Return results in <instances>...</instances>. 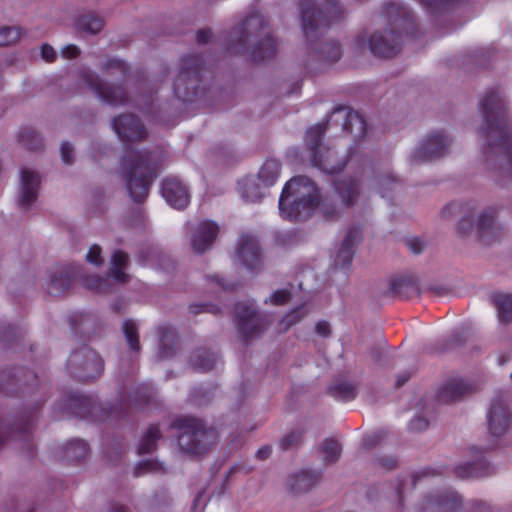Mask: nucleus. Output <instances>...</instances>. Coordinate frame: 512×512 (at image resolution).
Listing matches in <instances>:
<instances>
[{"label":"nucleus","instance_id":"obj_41","mask_svg":"<svg viewBox=\"0 0 512 512\" xmlns=\"http://www.w3.org/2000/svg\"><path fill=\"white\" fill-rule=\"evenodd\" d=\"M60 151H61L62 161L65 164H72L73 163V153H74L72 144L67 141L63 142L61 144Z\"/></svg>","mask_w":512,"mask_h":512},{"label":"nucleus","instance_id":"obj_43","mask_svg":"<svg viewBox=\"0 0 512 512\" xmlns=\"http://www.w3.org/2000/svg\"><path fill=\"white\" fill-rule=\"evenodd\" d=\"M406 244L408 248L412 251V253L416 255L420 254L424 248V242L418 237L409 238L406 241Z\"/></svg>","mask_w":512,"mask_h":512},{"label":"nucleus","instance_id":"obj_7","mask_svg":"<svg viewBox=\"0 0 512 512\" xmlns=\"http://www.w3.org/2000/svg\"><path fill=\"white\" fill-rule=\"evenodd\" d=\"M327 123H317L307 130L305 143L310 152V161L313 167L327 174H335L342 171L348 161H353L358 147L357 141L350 148L347 158L340 159L337 152L330 147H322V138L327 129Z\"/></svg>","mask_w":512,"mask_h":512},{"label":"nucleus","instance_id":"obj_38","mask_svg":"<svg viewBox=\"0 0 512 512\" xmlns=\"http://www.w3.org/2000/svg\"><path fill=\"white\" fill-rule=\"evenodd\" d=\"M21 36V31L17 27L2 26V46L16 43Z\"/></svg>","mask_w":512,"mask_h":512},{"label":"nucleus","instance_id":"obj_35","mask_svg":"<svg viewBox=\"0 0 512 512\" xmlns=\"http://www.w3.org/2000/svg\"><path fill=\"white\" fill-rule=\"evenodd\" d=\"M292 293L289 289H278L275 290L267 299L265 304H271L273 306H283L290 302Z\"/></svg>","mask_w":512,"mask_h":512},{"label":"nucleus","instance_id":"obj_45","mask_svg":"<svg viewBox=\"0 0 512 512\" xmlns=\"http://www.w3.org/2000/svg\"><path fill=\"white\" fill-rule=\"evenodd\" d=\"M458 499L456 496H452L451 499H447L445 502L441 503V509L445 512H455L458 507Z\"/></svg>","mask_w":512,"mask_h":512},{"label":"nucleus","instance_id":"obj_11","mask_svg":"<svg viewBox=\"0 0 512 512\" xmlns=\"http://www.w3.org/2000/svg\"><path fill=\"white\" fill-rule=\"evenodd\" d=\"M450 140L441 132L430 134L411 155L413 163L427 162L443 157L448 150Z\"/></svg>","mask_w":512,"mask_h":512},{"label":"nucleus","instance_id":"obj_58","mask_svg":"<svg viewBox=\"0 0 512 512\" xmlns=\"http://www.w3.org/2000/svg\"><path fill=\"white\" fill-rule=\"evenodd\" d=\"M147 469H148V470L153 469V468H152V464H148V468H147Z\"/></svg>","mask_w":512,"mask_h":512},{"label":"nucleus","instance_id":"obj_6","mask_svg":"<svg viewBox=\"0 0 512 512\" xmlns=\"http://www.w3.org/2000/svg\"><path fill=\"white\" fill-rule=\"evenodd\" d=\"M300 7L303 33L311 44L344 15L337 0H301Z\"/></svg>","mask_w":512,"mask_h":512},{"label":"nucleus","instance_id":"obj_18","mask_svg":"<svg viewBox=\"0 0 512 512\" xmlns=\"http://www.w3.org/2000/svg\"><path fill=\"white\" fill-rule=\"evenodd\" d=\"M419 293L417 278L413 275H404L390 279L385 295L391 298L409 299Z\"/></svg>","mask_w":512,"mask_h":512},{"label":"nucleus","instance_id":"obj_37","mask_svg":"<svg viewBox=\"0 0 512 512\" xmlns=\"http://www.w3.org/2000/svg\"><path fill=\"white\" fill-rule=\"evenodd\" d=\"M430 11H440L454 7L459 3V0H419Z\"/></svg>","mask_w":512,"mask_h":512},{"label":"nucleus","instance_id":"obj_49","mask_svg":"<svg viewBox=\"0 0 512 512\" xmlns=\"http://www.w3.org/2000/svg\"><path fill=\"white\" fill-rule=\"evenodd\" d=\"M239 330L244 333L245 337H249L250 335L247 334L248 330H254L256 327L260 324V322H240Z\"/></svg>","mask_w":512,"mask_h":512},{"label":"nucleus","instance_id":"obj_42","mask_svg":"<svg viewBox=\"0 0 512 512\" xmlns=\"http://www.w3.org/2000/svg\"><path fill=\"white\" fill-rule=\"evenodd\" d=\"M41 57L46 61V62H54L57 58V53L55 51V49L50 46L49 44H43L41 46Z\"/></svg>","mask_w":512,"mask_h":512},{"label":"nucleus","instance_id":"obj_50","mask_svg":"<svg viewBox=\"0 0 512 512\" xmlns=\"http://www.w3.org/2000/svg\"><path fill=\"white\" fill-rule=\"evenodd\" d=\"M211 279H212V281L216 282L220 287H222L224 290L231 291V290L235 289L236 285L234 283H227V282H225V280L223 278H220L219 276H213Z\"/></svg>","mask_w":512,"mask_h":512},{"label":"nucleus","instance_id":"obj_44","mask_svg":"<svg viewBox=\"0 0 512 512\" xmlns=\"http://www.w3.org/2000/svg\"><path fill=\"white\" fill-rule=\"evenodd\" d=\"M80 54V50L76 45L69 44L62 48L61 55L66 59H74Z\"/></svg>","mask_w":512,"mask_h":512},{"label":"nucleus","instance_id":"obj_10","mask_svg":"<svg viewBox=\"0 0 512 512\" xmlns=\"http://www.w3.org/2000/svg\"><path fill=\"white\" fill-rule=\"evenodd\" d=\"M80 78L104 103L114 107L129 103V97L122 85H108L102 81L98 74L89 69L82 70Z\"/></svg>","mask_w":512,"mask_h":512},{"label":"nucleus","instance_id":"obj_26","mask_svg":"<svg viewBox=\"0 0 512 512\" xmlns=\"http://www.w3.org/2000/svg\"><path fill=\"white\" fill-rule=\"evenodd\" d=\"M280 171V161L275 159H268L261 166L257 174V180L262 183L264 188H269L276 183L280 175Z\"/></svg>","mask_w":512,"mask_h":512},{"label":"nucleus","instance_id":"obj_46","mask_svg":"<svg viewBox=\"0 0 512 512\" xmlns=\"http://www.w3.org/2000/svg\"><path fill=\"white\" fill-rule=\"evenodd\" d=\"M211 30L210 29H200L197 31L196 39L198 44H207L211 38Z\"/></svg>","mask_w":512,"mask_h":512},{"label":"nucleus","instance_id":"obj_8","mask_svg":"<svg viewBox=\"0 0 512 512\" xmlns=\"http://www.w3.org/2000/svg\"><path fill=\"white\" fill-rule=\"evenodd\" d=\"M205 61L200 54H189L181 58L179 72L173 83L174 95L182 102H194L202 93L200 86Z\"/></svg>","mask_w":512,"mask_h":512},{"label":"nucleus","instance_id":"obj_57","mask_svg":"<svg viewBox=\"0 0 512 512\" xmlns=\"http://www.w3.org/2000/svg\"><path fill=\"white\" fill-rule=\"evenodd\" d=\"M451 207H452V204H451V205H448L447 207H445V208L443 209V213H446V211H447V210H449V209H451Z\"/></svg>","mask_w":512,"mask_h":512},{"label":"nucleus","instance_id":"obj_56","mask_svg":"<svg viewBox=\"0 0 512 512\" xmlns=\"http://www.w3.org/2000/svg\"><path fill=\"white\" fill-rule=\"evenodd\" d=\"M92 280H93V282H95L94 287L95 288H99L100 287V283L102 282V279L100 277H94Z\"/></svg>","mask_w":512,"mask_h":512},{"label":"nucleus","instance_id":"obj_20","mask_svg":"<svg viewBox=\"0 0 512 512\" xmlns=\"http://www.w3.org/2000/svg\"><path fill=\"white\" fill-rule=\"evenodd\" d=\"M496 211L493 208L486 209L477 222L478 236L484 244L498 241L502 236V228L495 223Z\"/></svg>","mask_w":512,"mask_h":512},{"label":"nucleus","instance_id":"obj_19","mask_svg":"<svg viewBox=\"0 0 512 512\" xmlns=\"http://www.w3.org/2000/svg\"><path fill=\"white\" fill-rule=\"evenodd\" d=\"M361 229L359 227H352L348 230L343 242L338 250L334 260V266L343 270H348L354 258V247L361 239Z\"/></svg>","mask_w":512,"mask_h":512},{"label":"nucleus","instance_id":"obj_29","mask_svg":"<svg viewBox=\"0 0 512 512\" xmlns=\"http://www.w3.org/2000/svg\"><path fill=\"white\" fill-rule=\"evenodd\" d=\"M317 52L318 58L321 61L330 63L337 62L342 56L341 45L337 41L325 42L320 49L314 48Z\"/></svg>","mask_w":512,"mask_h":512},{"label":"nucleus","instance_id":"obj_2","mask_svg":"<svg viewBox=\"0 0 512 512\" xmlns=\"http://www.w3.org/2000/svg\"><path fill=\"white\" fill-rule=\"evenodd\" d=\"M483 125L481 136L486 140V161L495 162L503 179L512 181V125L504 98L497 89H489L480 101Z\"/></svg>","mask_w":512,"mask_h":512},{"label":"nucleus","instance_id":"obj_40","mask_svg":"<svg viewBox=\"0 0 512 512\" xmlns=\"http://www.w3.org/2000/svg\"><path fill=\"white\" fill-rule=\"evenodd\" d=\"M101 253V247L97 244H94L89 248V251L86 255V260L95 266H100L103 263Z\"/></svg>","mask_w":512,"mask_h":512},{"label":"nucleus","instance_id":"obj_54","mask_svg":"<svg viewBox=\"0 0 512 512\" xmlns=\"http://www.w3.org/2000/svg\"><path fill=\"white\" fill-rule=\"evenodd\" d=\"M302 310H303V307H299L296 310H294L293 315L291 316V318L289 320H297L296 318L301 317Z\"/></svg>","mask_w":512,"mask_h":512},{"label":"nucleus","instance_id":"obj_27","mask_svg":"<svg viewBox=\"0 0 512 512\" xmlns=\"http://www.w3.org/2000/svg\"><path fill=\"white\" fill-rule=\"evenodd\" d=\"M491 302L499 320H512V294L495 292L491 295Z\"/></svg>","mask_w":512,"mask_h":512},{"label":"nucleus","instance_id":"obj_22","mask_svg":"<svg viewBox=\"0 0 512 512\" xmlns=\"http://www.w3.org/2000/svg\"><path fill=\"white\" fill-rule=\"evenodd\" d=\"M334 191L342 206L350 207L354 205L359 195V184L352 178L337 179L334 181Z\"/></svg>","mask_w":512,"mask_h":512},{"label":"nucleus","instance_id":"obj_51","mask_svg":"<svg viewBox=\"0 0 512 512\" xmlns=\"http://www.w3.org/2000/svg\"><path fill=\"white\" fill-rule=\"evenodd\" d=\"M315 329L319 335L326 336L330 332L329 322H317Z\"/></svg>","mask_w":512,"mask_h":512},{"label":"nucleus","instance_id":"obj_36","mask_svg":"<svg viewBox=\"0 0 512 512\" xmlns=\"http://www.w3.org/2000/svg\"><path fill=\"white\" fill-rule=\"evenodd\" d=\"M188 311L191 315L197 316L199 314L218 315L220 308L218 305L212 303H193L189 305Z\"/></svg>","mask_w":512,"mask_h":512},{"label":"nucleus","instance_id":"obj_23","mask_svg":"<svg viewBox=\"0 0 512 512\" xmlns=\"http://www.w3.org/2000/svg\"><path fill=\"white\" fill-rule=\"evenodd\" d=\"M474 389L471 381L463 378L449 380L441 389L440 397L443 401H455Z\"/></svg>","mask_w":512,"mask_h":512},{"label":"nucleus","instance_id":"obj_48","mask_svg":"<svg viewBox=\"0 0 512 512\" xmlns=\"http://www.w3.org/2000/svg\"><path fill=\"white\" fill-rule=\"evenodd\" d=\"M379 184H380V191L379 192H380L381 196L382 197H386V193H385L384 188H383L384 185H387V187L389 189H392V188L395 187L396 181H395L394 178H392L390 176H387V177L382 178Z\"/></svg>","mask_w":512,"mask_h":512},{"label":"nucleus","instance_id":"obj_15","mask_svg":"<svg viewBox=\"0 0 512 512\" xmlns=\"http://www.w3.org/2000/svg\"><path fill=\"white\" fill-rule=\"evenodd\" d=\"M219 233V226L211 220L200 222L193 232L191 239V248L197 254H203L209 250Z\"/></svg>","mask_w":512,"mask_h":512},{"label":"nucleus","instance_id":"obj_31","mask_svg":"<svg viewBox=\"0 0 512 512\" xmlns=\"http://www.w3.org/2000/svg\"><path fill=\"white\" fill-rule=\"evenodd\" d=\"M235 320H260L253 301L238 302L233 308Z\"/></svg>","mask_w":512,"mask_h":512},{"label":"nucleus","instance_id":"obj_13","mask_svg":"<svg viewBox=\"0 0 512 512\" xmlns=\"http://www.w3.org/2000/svg\"><path fill=\"white\" fill-rule=\"evenodd\" d=\"M80 270V265L66 264L53 268L49 282L47 284V291L50 295L58 296L67 291L72 280L77 276Z\"/></svg>","mask_w":512,"mask_h":512},{"label":"nucleus","instance_id":"obj_9","mask_svg":"<svg viewBox=\"0 0 512 512\" xmlns=\"http://www.w3.org/2000/svg\"><path fill=\"white\" fill-rule=\"evenodd\" d=\"M179 427L184 429L178 442L184 451L200 455L207 451L215 443L216 434L211 429H206L203 424L193 418H187L179 421Z\"/></svg>","mask_w":512,"mask_h":512},{"label":"nucleus","instance_id":"obj_1","mask_svg":"<svg viewBox=\"0 0 512 512\" xmlns=\"http://www.w3.org/2000/svg\"><path fill=\"white\" fill-rule=\"evenodd\" d=\"M113 130L124 143L121 172L127 191L136 203H142L149 194L161 168V153L137 150L130 143L146 139L148 133L142 121L134 114H121L112 120Z\"/></svg>","mask_w":512,"mask_h":512},{"label":"nucleus","instance_id":"obj_28","mask_svg":"<svg viewBox=\"0 0 512 512\" xmlns=\"http://www.w3.org/2000/svg\"><path fill=\"white\" fill-rule=\"evenodd\" d=\"M18 141L30 151H38L43 147V140L32 127H23L18 133Z\"/></svg>","mask_w":512,"mask_h":512},{"label":"nucleus","instance_id":"obj_16","mask_svg":"<svg viewBox=\"0 0 512 512\" xmlns=\"http://www.w3.org/2000/svg\"><path fill=\"white\" fill-rule=\"evenodd\" d=\"M333 117L341 118L343 131L355 134L358 141L367 134V123L364 117L357 111L339 106L334 109Z\"/></svg>","mask_w":512,"mask_h":512},{"label":"nucleus","instance_id":"obj_21","mask_svg":"<svg viewBox=\"0 0 512 512\" xmlns=\"http://www.w3.org/2000/svg\"><path fill=\"white\" fill-rule=\"evenodd\" d=\"M510 412L508 408L500 402L494 403L488 415V429L490 434L495 437L502 436L509 428Z\"/></svg>","mask_w":512,"mask_h":512},{"label":"nucleus","instance_id":"obj_14","mask_svg":"<svg viewBox=\"0 0 512 512\" xmlns=\"http://www.w3.org/2000/svg\"><path fill=\"white\" fill-rule=\"evenodd\" d=\"M161 194L167 203L176 209H184L190 201L187 187L174 176L166 177L162 181Z\"/></svg>","mask_w":512,"mask_h":512},{"label":"nucleus","instance_id":"obj_25","mask_svg":"<svg viewBox=\"0 0 512 512\" xmlns=\"http://www.w3.org/2000/svg\"><path fill=\"white\" fill-rule=\"evenodd\" d=\"M238 185L241 196L246 202H259L265 195V188L263 187L262 183L259 184L255 178H244L238 183Z\"/></svg>","mask_w":512,"mask_h":512},{"label":"nucleus","instance_id":"obj_59","mask_svg":"<svg viewBox=\"0 0 512 512\" xmlns=\"http://www.w3.org/2000/svg\"><path fill=\"white\" fill-rule=\"evenodd\" d=\"M143 259H142V262L145 263L146 259L144 256H141Z\"/></svg>","mask_w":512,"mask_h":512},{"label":"nucleus","instance_id":"obj_33","mask_svg":"<svg viewBox=\"0 0 512 512\" xmlns=\"http://www.w3.org/2000/svg\"><path fill=\"white\" fill-rule=\"evenodd\" d=\"M101 68L106 73H109L111 70L117 71L120 75L121 82H126L129 79L128 66L122 60L115 58L108 59L102 64Z\"/></svg>","mask_w":512,"mask_h":512},{"label":"nucleus","instance_id":"obj_47","mask_svg":"<svg viewBox=\"0 0 512 512\" xmlns=\"http://www.w3.org/2000/svg\"><path fill=\"white\" fill-rule=\"evenodd\" d=\"M473 227L472 220L470 217L463 218L458 225V232L461 235L467 234Z\"/></svg>","mask_w":512,"mask_h":512},{"label":"nucleus","instance_id":"obj_3","mask_svg":"<svg viewBox=\"0 0 512 512\" xmlns=\"http://www.w3.org/2000/svg\"><path fill=\"white\" fill-rule=\"evenodd\" d=\"M318 210L325 220H335L340 213L335 200L321 196L318 186L309 177L295 176L284 185L279 197V211L283 219L305 221Z\"/></svg>","mask_w":512,"mask_h":512},{"label":"nucleus","instance_id":"obj_34","mask_svg":"<svg viewBox=\"0 0 512 512\" xmlns=\"http://www.w3.org/2000/svg\"><path fill=\"white\" fill-rule=\"evenodd\" d=\"M160 431L158 427L153 426L150 427L144 438L142 439L141 443L139 444V452L140 453H148L150 452L156 444L157 439L159 438Z\"/></svg>","mask_w":512,"mask_h":512},{"label":"nucleus","instance_id":"obj_24","mask_svg":"<svg viewBox=\"0 0 512 512\" xmlns=\"http://www.w3.org/2000/svg\"><path fill=\"white\" fill-rule=\"evenodd\" d=\"M128 260V254L122 250H115L112 254L109 275L117 283L123 284L129 281L130 276L124 271Z\"/></svg>","mask_w":512,"mask_h":512},{"label":"nucleus","instance_id":"obj_5","mask_svg":"<svg viewBox=\"0 0 512 512\" xmlns=\"http://www.w3.org/2000/svg\"><path fill=\"white\" fill-rule=\"evenodd\" d=\"M268 22L261 14L255 13L245 18L238 26L234 27L231 33V39L227 45V51L234 55H243L247 49V44L252 39L258 40L249 51V57L252 62L261 63L276 57L278 44L275 38L270 34Z\"/></svg>","mask_w":512,"mask_h":512},{"label":"nucleus","instance_id":"obj_55","mask_svg":"<svg viewBox=\"0 0 512 512\" xmlns=\"http://www.w3.org/2000/svg\"><path fill=\"white\" fill-rule=\"evenodd\" d=\"M365 42V36L363 34H359L357 37H356V44L359 46V47H362L363 44Z\"/></svg>","mask_w":512,"mask_h":512},{"label":"nucleus","instance_id":"obj_4","mask_svg":"<svg viewBox=\"0 0 512 512\" xmlns=\"http://www.w3.org/2000/svg\"><path fill=\"white\" fill-rule=\"evenodd\" d=\"M381 16L387 21L389 31L385 35L376 32L368 40V47L374 56L392 58L400 50L403 34L412 35L416 31V22L410 9L398 2H385Z\"/></svg>","mask_w":512,"mask_h":512},{"label":"nucleus","instance_id":"obj_32","mask_svg":"<svg viewBox=\"0 0 512 512\" xmlns=\"http://www.w3.org/2000/svg\"><path fill=\"white\" fill-rule=\"evenodd\" d=\"M341 448L339 443L333 439L325 440L320 447V454L323 461L332 463L340 457Z\"/></svg>","mask_w":512,"mask_h":512},{"label":"nucleus","instance_id":"obj_30","mask_svg":"<svg viewBox=\"0 0 512 512\" xmlns=\"http://www.w3.org/2000/svg\"><path fill=\"white\" fill-rule=\"evenodd\" d=\"M103 26V19L94 13L82 15L77 20V27L81 31L88 32L90 34H97L102 30Z\"/></svg>","mask_w":512,"mask_h":512},{"label":"nucleus","instance_id":"obj_12","mask_svg":"<svg viewBox=\"0 0 512 512\" xmlns=\"http://www.w3.org/2000/svg\"><path fill=\"white\" fill-rule=\"evenodd\" d=\"M238 260L252 273L263 267L262 251L258 239L250 234H243L237 248Z\"/></svg>","mask_w":512,"mask_h":512},{"label":"nucleus","instance_id":"obj_53","mask_svg":"<svg viewBox=\"0 0 512 512\" xmlns=\"http://www.w3.org/2000/svg\"><path fill=\"white\" fill-rule=\"evenodd\" d=\"M76 445L81 449V453L77 454L76 457H82L86 452V444L82 441H77Z\"/></svg>","mask_w":512,"mask_h":512},{"label":"nucleus","instance_id":"obj_17","mask_svg":"<svg viewBox=\"0 0 512 512\" xmlns=\"http://www.w3.org/2000/svg\"><path fill=\"white\" fill-rule=\"evenodd\" d=\"M40 177L30 169L21 171V185L18 204L23 210H28L38 197Z\"/></svg>","mask_w":512,"mask_h":512},{"label":"nucleus","instance_id":"obj_52","mask_svg":"<svg viewBox=\"0 0 512 512\" xmlns=\"http://www.w3.org/2000/svg\"><path fill=\"white\" fill-rule=\"evenodd\" d=\"M271 453V448L268 447V446H265V447H262L260 448L257 453H256V456L259 458V459H265L267 458Z\"/></svg>","mask_w":512,"mask_h":512},{"label":"nucleus","instance_id":"obj_39","mask_svg":"<svg viewBox=\"0 0 512 512\" xmlns=\"http://www.w3.org/2000/svg\"><path fill=\"white\" fill-rule=\"evenodd\" d=\"M127 342L133 350L139 349L137 327L134 322H125L123 327Z\"/></svg>","mask_w":512,"mask_h":512}]
</instances>
